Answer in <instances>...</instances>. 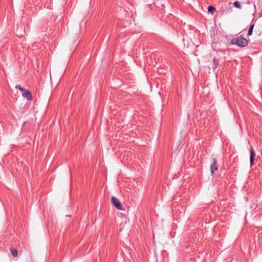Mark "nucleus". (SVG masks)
Wrapping results in <instances>:
<instances>
[{"label":"nucleus","mask_w":262,"mask_h":262,"mask_svg":"<svg viewBox=\"0 0 262 262\" xmlns=\"http://www.w3.org/2000/svg\"><path fill=\"white\" fill-rule=\"evenodd\" d=\"M231 43L240 47H245L248 45V40L242 36H239L232 38L231 40Z\"/></svg>","instance_id":"1"},{"label":"nucleus","mask_w":262,"mask_h":262,"mask_svg":"<svg viewBox=\"0 0 262 262\" xmlns=\"http://www.w3.org/2000/svg\"><path fill=\"white\" fill-rule=\"evenodd\" d=\"M111 200H112L113 204L115 206V207L117 209H118L119 210H123V209L122 208L121 204L118 199L116 198L115 196H112Z\"/></svg>","instance_id":"2"},{"label":"nucleus","mask_w":262,"mask_h":262,"mask_svg":"<svg viewBox=\"0 0 262 262\" xmlns=\"http://www.w3.org/2000/svg\"><path fill=\"white\" fill-rule=\"evenodd\" d=\"M210 168L212 174H213L214 173V171L217 170L218 165L217 164V160L215 158H213L212 163L211 164Z\"/></svg>","instance_id":"3"},{"label":"nucleus","mask_w":262,"mask_h":262,"mask_svg":"<svg viewBox=\"0 0 262 262\" xmlns=\"http://www.w3.org/2000/svg\"><path fill=\"white\" fill-rule=\"evenodd\" d=\"M21 93L23 97L25 98L28 101H30L32 100V96L29 91L26 90L25 89V91Z\"/></svg>","instance_id":"4"},{"label":"nucleus","mask_w":262,"mask_h":262,"mask_svg":"<svg viewBox=\"0 0 262 262\" xmlns=\"http://www.w3.org/2000/svg\"><path fill=\"white\" fill-rule=\"evenodd\" d=\"M250 163L251 166H252L253 164L254 157L255 156V151L252 147H251V148L250 150Z\"/></svg>","instance_id":"5"},{"label":"nucleus","mask_w":262,"mask_h":262,"mask_svg":"<svg viewBox=\"0 0 262 262\" xmlns=\"http://www.w3.org/2000/svg\"><path fill=\"white\" fill-rule=\"evenodd\" d=\"M254 27V24H252L251 25V26H250V28L249 29L248 32V34H247L248 36H250L252 34Z\"/></svg>","instance_id":"6"},{"label":"nucleus","mask_w":262,"mask_h":262,"mask_svg":"<svg viewBox=\"0 0 262 262\" xmlns=\"http://www.w3.org/2000/svg\"><path fill=\"white\" fill-rule=\"evenodd\" d=\"M219 64L218 61L216 60L215 58H214L213 59V65H212V69L213 71H214Z\"/></svg>","instance_id":"7"},{"label":"nucleus","mask_w":262,"mask_h":262,"mask_svg":"<svg viewBox=\"0 0 262 262\" xmlns=\"http://www.w3.org/2000/svg\"><path fill=\"white\" fill-rule=\"evenodd\" d=\"M10 251L11 252V254L12 255L14 256V257H17V251L16 249L15 248H11L10 249Z\"/></svg>","instance_id":"8"},{"label":"nucleus","mask_w":262,"mask_h":262,"mask_svg":"<svg viewBox=\"0 0 262 262\" xmlns=\"http://www.w3.org/2000/svg\"><path fill=\"white\" fill-rule=\"evenodd\" d=\"M215 8L212 6H209L208 7V11L210 13H211V14H213V13L215 12Z\"/></svg>","instance_id":"9"},{"label":"nucleus","mask_w":262,"mask_h":262,"mask_svg":"<svg viewBox=\"0 0 262 262\" xmlns=\"http://www.w3.org/2000/svg\"><path fill=\"white\" fill-rule=\"evenodd\" d=\"M233 5L235 7L238 9H241V5L239 2H235L233 3Z\"/></svg>","instance_id":"10"},{"label":"nucleus","mask_w":262,"mask_h":262,"mask_svg":"<svg viewBox=\"0 0 262 262\" xmlns=\"http://www.w3.org/2000/svg\"><path fill=\"white\" fill-rule=\"evenodd\" d=\"M15 88L16 89L19 90L21 92H24L25 91V89L22 88L20 85H16L15 86Z\"/></svg>","instance_id":"11"},{"label":"nucleus","mask_w":262,"mask_h":262,"mask_svg":"<svg viewBox=\"0 0 262 262\" xmlns=\"http://www.w3.org/2000/svg\"><path fill=\"white\" fill-rule=\"evenodd\" d=\"M260 16H262V13L260 14Z\"/></svg>","instance_id":"12"}]
</instances>
